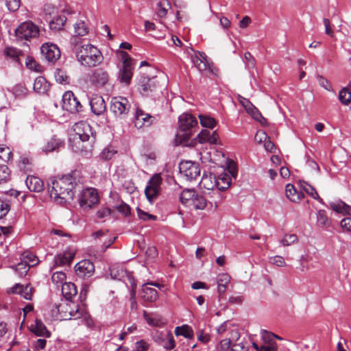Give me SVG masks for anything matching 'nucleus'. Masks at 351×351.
<instances>
[{
    "instance_id": "obj_1",
    "label": "nucleus",
    "mask_w": 351,
    "mask_h": 351,
    "mask_svg": "<svg viewBox=\"0 0 351 351\" xmlns=\"http://www.w3.org/2000/svg\"><path fill=\"white\" fill-rule=\"evenodd\" d=\"M74 173L63 176L58 179H50L48 191L51 198L60 204L73 199V189L77 184Z\"/></svg>"
},
{
    "instance_id": "obj_2",
    "label": "nucleus",
    "mask_w": 351,
    "mask_h": 351,
    "mask_svg": "<svg viewBox=\"0 0 351 351\" xmlns=\"http://www.w3.org/2000/svg\"><path fill=\"white\" fill-rule=\"evenodd\" d=\"M75 133L71 147L75 152H87L91 149L96 140V133L86 121H80L73 125Z\"/></svg>"
},
{
    "instance_id": "obj_3",
    "label": "nucleus",
    "mask_w": 351,
    "mask_h": 351,
    "mask_svg": "<svg viewBox=\"0 0 351 351\" xmlns=\"http://www.w3.org/2000/svg\"><path fill=\"white\" fill-rule=\"evenodd\" d=\"M51 311L52 317L60 320L77 319L84 314V310L72 300H62L60 303H54Z\"/></svg>"
},
{
    "instance_id": "obj_4",
    "label": "nucleus",
    "mask_w": 351,
    "mask_h": 351,
    "mask_svg": "<svg viewBox=\"0 0 351 351\" xmlns=\"http://www.w3.org/2000/svg\"><path fill=\"white\" fill-rule=\"evenodd\" d=\"M77 60L83 66L94 67L103 61V55L100 50L93 45H84L76 49Z\"/></svg>"
},
{
    "instance_id": "obj_5",
    "label": "nucleus",
    "mask_w": 351,
    "mask_h": 351,
    "mask_svg": "<svg viewBox=\"0 0 351 351\" xmlns=\"http://www.w3.org/2000/svg\"><path fill=\"white\" fill-rule=\"evenodd\" d=\"M179 131L176 137L186 141L192 134V129L197 125L196 119L189 113H183L179 117Z\"/></svg>"
},
{
    "instance_id": "obj_6",
    "label": "nucleus",
    "mask_w": 351,
    "mask_h": 351,
    "mask_svg": "<svg viewBox=\"0 0 351 351\" xmlns=\"http://www.w3.org/2000/svg\"><path fill=\"white\" fill-rule=\"evenodd\" d=\"M138 90L144 97L153 96L160 90V86L157 77H142L138 82Z\"/></svg>"
},
{
    "instance_id": "obj_7",
    "label": "nucleus",
    "mask_w": 351,
    "mask_h": 351,
    "mask_svg": "<svg viewBox=\"0 0 351 351\" xmlns=\"http://www.w3.org/2000/svg\"><path fill=\"white\" fill-rule=\"evenodd\" d=\"M40 29L33 22L28 21L21 23L15 30L16 36L20 40H29L39 36Z\"/></svg>"
},
{
    "instance_id": "obj_8",
    "label": "nucleus",
    "mask_w": 351,
    "mask_h": 351,
    "mask_svg": "<svg viewBox=\"0 0 351 351\" xmlns=\"http://www.w3.org/2000/svg\"><path fill=\"white\" fill-rule=\"evenodd\" d=\"M90 83L97 88L105 86L110 80L108 72L103 68H97L92 71L89 75Z\"/></svg>"
},
{
    "instance_id": "obj_9",
    "label": "nucleus",
    "mask_w": 351,
    "mask_h": 351,
    "mask_svg": "<svg viewBox=\"0 0 351 351\" xmlns=\"http://www.w3.org/2000/svg\"><path fill=\"white\" fill-rule=\"evenodd\" d=\"M162 178L159 174L154 175L149 180L145 190L146 197L152 202L158 196L160 191Z\"/></svg>"
},
{
    "instance_id": "obj_10",
    "label": "nucleus",
    "mask_w": 351,
    "mask_h": 351,
    "mask_svg": "<svg viewBox=\"0 0 351 351\" xmlns=\"http://www.w3.org/2000/svg\"><path fill=\"white\" fill-rule=\"evenodd\" d=\"M179 169L180 173L189 180H195L200 175L199 165L195 162H181L179 165Z\"/></svg>"
},
{
    "instance_id": "obj_11",
    "label": "nucleus",
    "mask_w": 351,
    "mask_h": 351,
    "mask_svg": "<svg viewBox=\"0 0 351 351\" xmlns=\"http://www.w3.org/2000/svg\"><path fill=\"white\" fill-rule=\"evenodd\" d=\"M120 53L121 58L123 60V66L122 70L120 71L119 78L121 82L129 85L133 75L132 59L125 51H121Z\"/></svg>"
},
{
    "instance_id": "obj_12",
    "label": "nucleus",
    "mask_w": 351,
    "mask_h": 351,
    "mask_svg": "<svg viewBox=\"0 0 351 351\" xmlns=\"http://www.w3.org/2000/svg\"><path fill=\"white\" fill-rule=\"evenodd\" d=\"M62 108L71 113L82 110V106L72 91H66L62 95Z\"/></svg>"
},
{
    "instance_id": "obj_13",
    "label": "nucleus",
    "mask_w": 351,
    "mask_h": 351,
    "mask_svg": "<svg viewBox=\"0 0 351 351\" xmlns=\"http://www.w3.org/2000/svg\"><path fill=\"white\" fill-rule=\"evenodd\" d=\"M99 202L96 190L86 189L82 191L79 198L80 206L84 209L90 208Z\"/></svg>"
},
{
    "instance_id": "obj_14",
    "label": "nucleus",
    "mask_w": 351,
    "mask_h": 351,
    "mask_svg": "<svg viewBox=\"0 0 351 351\" xmlns=\"http://www.w3.org/2000/svg\"><path fill=\"white\" fill-rule=\"evenodd\" d=\"M75 271L79 278L82 279L88 278L95 273V265L89 260H82L75 265Z\"/></svg>"
},
{
    "instance_id": "obj_15",
    "label": "nucleus",
    "mask_w": 351,
    "mask_h": 351,
    "mask_svg": "<svg viewBox=\"0 0 351 351\" xmlns=\"http://www.w3.org/2000/svg\"><path fill=\"white\" fill-rule=\"evenodd\" d=\"M130 104L125 97H113L110 102V110L116 115L120 116L128 112Z\"/></svg>"
},
{
    "instance_id": "obj_16",
    "label": "nucleus",
    "mask_w": 351,
    "mask_h": 351,
    "mask_svg": "<svg viewBox=\"0 0 351 351\" xmlns=\"http://www.w3.org/2000/svg\"><path fill=\"white\" fill-rule=\"evenodd\" d=\"M42 56L50 62H54L60 57V50L51 43H45L40 47Z\"/></svg>"
},
{
    "instance_id": "obj_17",
    "label": "nucleus",
    "mask_w": 351,
    "mask_h": 351,
    "mask_svg": "<svg viewBox=\"0 0 351 351\" xmlns=\"http://www.w3.org/2000/svg\"><path fill=\"white\" fill-rule=\"evenodd\" d=\"M34 291V288L30 284L24 286L17 283L10 289L9 293L20 294L25 300H32Z\"/></svg>"
},
{
    "instance_id": "obj_18",
    "label": "nucleus",
    "mask_w": 351,
    "mask_h": 351,
    "mask_svg": "<svg viewBox=\"0 0 351 351\" xmlns=\"http://www.w3.org/2000/svg\"><path fill=\"white\" fill-rule=\"evenodd\" d=\"M154 118L149 114L145 113L141 109L136 108L134 125L137 128L152 125Z\"/></svg>"
},
{
    "instance_id": "obj_19",
    "label": "nucleus",
    "mask_w": 351,
    "mask_h": 351,
    "mask_svg": "<svg viewBox=\"0 0 351 351\" xmlns=\"http://www.w3.org/2000/svg\"><path fill=\"white\" fill-rule=\"evenodd\" d=\"M92 112L96 115H100L106 110V102L104 98L99 95H93L90 100Z\"/></svg>"
},
{
    "instance_id": "obj_20",
    "label": "nucleus",
    "mask_w": 351,
    "mask_h": 351,
    "mask_svg": "<svg viewBox=\"0 0 351 351\" xmlns=\"http://www.w3.org/2000/svg\"><path fill=\"white\" fill-rule=\"evenodd\" d=\"M197 138L201 144L208 143L212 145H216L218 142L219 135L216 131L211 133L208 130H203L198 134Z\"/></svg>"
},
{
    "instance_id": "obj_21",
    "label": "nucleus",
    "mask_w": 351,
    "mask_h": 351,
    "mask_svg": "<svg viewBox=\"0 0 351 351\" xmlns=\"http://www.w3.org/2000/svg\"><path fill=\"white\" fill-rule=\"evenodd\" d=\"M148 285H149V283L144 284L143 285L140 293L141 298L144 302H154L158 298V291L155 289L149 287Z\"/></svg>"
},
{
    "instance_id": "obj_22",
    "label": "nucleus",
    "mask_w": 351,
    "mask_h": 351,
    "mask_svg": "<svg viewBox=\"0 0 351 351\" xmlns=\"http://www.w3.org/2000/svg\"><path fill=\"white\" fill-rule=\"evenodd\" d=\"M25 184L30 191L38 193L44 189L43 180L36 176H28L25 180Z\"/></svg>"
},
{
    "instance_id": "obj_23",
    "label": "nucleus",
    "mask_w": 351,
    "mask_h": 351,
    "mask_svg": "<svg viewBox=\"0 0 351 351\" xmlns=\"http://www.w3.org/2000/svg\"><path fill=\"white\" fill-rule=\"evenodd\" d=\"M285 193L287 197L293 202H299L304 197V193L301 191H298L291 184L286 185Z\"/></svg>"
},
{
    "instance_id": "obj_24",
    "label": "nucleus",
    "mask_w": 351,
    "mask_h": 351,
    "mask_svg": "<svg viewBox=\"0 0 351 351\" xmlns=\"http://www.w3.org/2000/svg\"><path fill=\"white\" fill-rule=\"evenodd\" d=\"M62 293L64 300H71L77 293L76 286L73 282H64L62 285Z\"/></svg>"
},
{
    "instance_id": "obj_25",
    "label": "nucleus",
    "mask_w": 351,
    "mask_h": 351,
    "mask_svg": "<svg viewBox=\"0 0 351 351\" xmlns=\"http://www.w3.org/2000/svg\"><path fill=\"white\" fill-rule=\"evenodd\" d=\"M199 56H195L193 58V62L197 69L200 72L210 70V65L206 60V56L204 53H199Z\"/></svg>"
},
{
    "instance_id": "obj_26",
    "label": "nucleus",
    "mask_w": 351,
    "mask_h": 351,
    "mask_svg": "<svg viewBox=\"0 0 351 351\" xmlns=\"http://www.w3.org/2000/svg\"><path fill=\"white\" fill-rule=\"evenodd\" d=\"M199 186L205 189L214 191L217 188L215 176L212 173L204 174L199 182Z\"/></svg>"
},
{
    "instance_id": "obj_27",
    "label": "nucleus",
    "mask_w": 351,
    "mask_h": 351,
    "mask_svg": "<svg viewBox=\"0 0 351 351\" xmlns=\"http://www.w3.org/2000/svg\"><path fill=\"white\" fill-rule=\"evenodd\" d=\"M216 186L219 191H224L230 186L231 178L228 173H223L218 177L215 176Z\"/></svg>"
},
{
    "instance_id": "obj_28",
    "label": "nucleus",
    "mask_w": 351,
    "mask_h": 351,
    "mask_svg": "<svg viewBox=\"0 0 351 351\" xmlns=\"http://www.w3.org/2000/svg\"><path fill=\"white\" fill-rule=\"evenodd\" d=\"M230 276L228 274H221L217 278V289L219 295H223L230 281Z\"/></svg>"
},
{
    "instance_id": "obj_29",
    "label": "nucleus",
    "mask_w": 351,
    "mask_h": 351,
    "mask_svg": "<svg viewBox=\"0 0 351 351\" xmlns=\"http://www.w3.org/2000/svg\"><path fill=\"white\" fill-rule=\"evenodd\" d=\"M239 102L245 108L247 113L250 114L253 118L261 117V112L247 99L240 97Z\"/></svg>"
},
{
    "instance_id": "obj_30",
    "label": "nucleus",
    "mask_w": 351,
    "mask_h": 351,
    "mask_svg": "<svg viewBox=\"0 0 351 351\" xmlns=\"http://www.w3.org/2000/svg\"><path fill=\"white\" fill-rule=\"evenodd\" d=\"M74 257V254L70 252L58 254L54 257V263L58 266L70 265Z\"/></svg>"
},
{
    "instance_id": "obj_31",
    "label": "nucleus",
    "mask_w": 351,
    "mask_h": 351,
    "mask_svg": "<svg viewBox=\"0 0 351 351\" xmlns=\"http://www.w3.org/2000/svg\"><path fill=\"white\" fill-rule=\"evenodd\" d=\"M240 337V334L237 330H234L232 332L231 338L230 339H224L221 340L219 343L220 349L222 351H230L231 347L233 344L232 341H237L239 340Z\"/></svg>"
},
{
    "instance_id": "obj_32",
    "label": "nucleus",
    "mask_w": 351,
    "mask_h": 351,
    "mask_svg": "<svg viewBox=\"0 0 351 351\" xmlns=\"http://www.w3.org/2000/svg\"><path fill=\"white\" fill-rule=\"evenodd\" d=\"M32 332L36 336H41L45 337H49L51 332L47 329L45 325L42 322L41 320L36 319L35 322V326L32 329Z\"/></svg>"
},
{
    "instance_id": "obj_33",
    "label": "nucleus",
    "mask_w": 351,
    "mask_h": 351,
    "mask_svg": "<svg viewBox=\"0 0 351 351\" xmlns=\"http://www.w3.org/2000/svg\"><path fill=\"white\" fill-rule=\"evenodd\" d=\"M33 88L35 92L39 94L45 93L48 88V84L44 77L39 76L34 80Z\"/></svg>"
},
{
    "instance_id": "obj_34",
    "label": "nucleus",
    "mask_w": 351,
    "mask_h": 351,
    "mask_svg": "<svg viewBox=\"0 0 351 351\" xmlns=\"http://www.w3.org/2000/svg\"><path fill=\"white\" fill-rule=\"evenodd\" d=\"M66 21V17L64 15H58L55 16L49 21V27L54 31H59L63 29Z\"/></svg>"
},
{
    "instance_id": "obj_35",
    "label": "nucleus",
    "mask_w": 351,
    "mask_h": 351,
    "mask_svg": "<svg viewBox=\"0 0 351 351\" xmlns=\"http://www.w3.org/2000/svg\"><path fill=\"white\" fill-rule=\"evenodd\" d=\"M300 187L308 195L311 196L313 199L318 200L320 203L324 204L323 199L319 197L315 189L304 181H300Z\"/></svg>"
},
{
    "instance_id": "obj_36",
    "label": "nucleus",
    "mask_w": 351,
    "mask_h": 351,
    "mask_svg": "<svg viewBox=\"0 0 351 351\" xmlns=\"http://www.w3.org/2000/svg\"><path fill=\"white\" fill-rule=\"evenodd\" d=\"M221 191L214 190L211 193H208L209 199L208 200V203L211 205V206L217 208L219 204L221 202L223 199V195L220 192Z\"/></svg>"
},
{
    "instance_id": "obj_37",
    "label": "nucleus",
    "mask_w": 351,
    "mask_h": 351,
    "mask_svg": "<svg viewBox=\"0 0 351 351\" xmlns=\"http://www.w3.org/2000/svg\"><path fill=\"white\" fill-rule=\"evenodd\" d=\"M175 335L176 336H183L187 339H191L193 336V331L191 326L184 324L182 326H177L175 328Z\"/></svg>"
},
{
    "instance_id": "obj_38",
    "label": "nucleus",
    "mask_w": 351,
    "mask_h": 351,
    "mask_svg": "<svg viewBox=\"0 0 351 351\" xmlns=\"http://www.w3.org/2000/svg\"><path fill=\"white\" fill-rule=\"evenodd\" d=\"M62 146V142L60 139L51 138L42 148L43 151L48 153L53 152Z\"/></svg>"
},
{
    "instance_id": "obj_39",
    "label": "nucleus",
    "mask_w": 351,
    "mask_h": 351,
    "mask_svg": "<svg viewBox=\"0 0 351 351\" xmlns=\"http://www.w3.org/2000/svg\"><path fill=\"white\" fill-rule=\"evenodd\" d=\"M331 208L337 213L351 215V206L347 205L343 202L332 203L330 204Z\"/></svg>"
},
{
    "instance_id": "obj_40",
    "label": "nucleus",
    "mask_w": 351,
    "mask_h": 351,
    "mask_svg": "<svg viewBox=\"0 0 351 351\" xmlns=\"http://www.w3.org/2000/svg\"><path fill=\"white\" fill-rule=\"evenodd\" d=\"M317 223L320 227H328L330 226V220L324 210H318L317 213Z\"/></svg>"
},
{
    "instance_id": "obj_41",
    "label": "nucleus",
    "mask_w": 351,
    "mask_h": 351,
    "mask_svg": "<svg viewBox=\"0 0 351 351\" xmlns=\"http://www.w3.org/2000/svg\"><path fill=\"white\" fill-rule=\"evenodd\" d=\"M195 191L191 189H185L180 195V199L183 204L187 205L189 202H192L195 197Z\"/></svg>"
},
{
    "instance_id": "obj_42",
    "label": "nucleus",
    "mask_w": 351,
    "mask_h": 351,
    "mask_svg": "<svg viewBox=\"0 0 351 351\" xmlns=\"http://www.w3.org/2000/svg\"><path fill=\"white\" fill-rule=\"evenodd\" d=\"M11 209V202L6 198H0V219L4 218Z\"/></svg>"
},
{
    "instance_id": "obj_43",
    "label": "nucleus",
    "mask_w": 351,
    "mask_h": 351,
    "mask_svg": "<svg viewBox=\"0 0 351 351\" xmlns=\"http://www.w3.org/2000/svg\"><path fill=\"white\" fill-rule=\"evenodd\" d=\"M208 200L202 195H195L192 204L195 209L203 210L207 205Z\"/></svg>"
},
{
    "instance_id": "obj_44",
    "label": "nucleus",
    "mask_w": 351,
    "mask_h": 351,
    "mask_svg": "<svg viewBox=\"0 0 351 351\" xmlns=\"http://www.w3.org/2000/svg\"><path fill=\"white\" fill-rule=\"evenodd\" d=\"M88 27L82 21H77L74 25V32L75 36H83L88 34Z\"/></svg>"
},
{
    "instance_id": "obj_45",
    "label": "nucleus",
    "mask_w": 351,
    "mask_h": 351,
    "mask_svg": "<svg viewBox=\"0 0 351 351\" xmlns=\"http://www.w3.org/2000/svg\"><path fill=\"white\" fill-rule=\"evenodd\" d=\"M199 118L200 124L204 128H213L217 123L214 118L208 115L199 114Z\"/></svg>"
},
{
    "instance_id": "obj_46",
    "label": "nucleus",
    "mask_w": 351,
    "mask_h": 351,
    "mask_svg": "<svg viewBox=\"0 0 351 351\" xmlns=\"http://www.w3.org/2000/svg\"><path fill=\"white\" fill-rule=\"evenodd\" d=\"M32 160L28 157H21L19 162V168L25 173L32 171Z\"/></svg>"
},
{
    "instance_id": "obj_47",
    "label": "nucleus",
    "mask_w": 351,
    "mask_h": 351,
    "mask_svg": "<svg viewBox=\"0 0 351 351\" xmlns=\"http://www.w3.org/2000/svg\"><path fill=\"white\" fill-rule=\"evenodd\" d=\"M12 156L10 147L0 145V159L4 162H8L12 158Z\"/></svg>"
},
{
    "instance_id": "obj_48",
    "label": "nucleus",
    "mask_w": 351,
    "mask_h": 351,
    "mask_svg": "<svg viewBox=\"0 0 351 351\" xmlns=\"http://www.w3.org/2000/svg\"><path fill=\"white\" fill-rule=\"evenodd\" d=\"M339 99L344 105L349 104L351 101V92L347 88H343L339 93Z\"/></svg>"
},
{
    "instance_id": "obj_49",
    "label": "nucleus",
    "mask_w": 351,
    "mask_h": 351,
    "mask_svg": "<svg viewBox=\"0 0 351 351\" xmlns=\"http://www.w3.org/2000/svg\"><path fill=\"white\" fill-rule=\"evenodd\" d=\"M4 53L6 56L10 57L13 60L16 62L19 61V56L21 55V51L12 47H8L4 51Z\"/></svg>"
},
{
    "instance_id": "obj_50",
    "label": "nucleus",
    "mask_w": 351,
    "mask_h": 351,
    "mask_svg": "<svg viewBox=\"0 0 351 351\" xmlns=\"http://www.w3.org/2000/svg\"><path fill=\"white\" fill-rule=\"evenodd\" d=\"M66 280V274L63 271H56L52 274L51 280L53 283L58 285L64 284Z\"/></svg>"
},
{
    "instance_id": "obj_51",
    "label": "nucleus",
    "mask_w": 351,
    "mask_h": 351,
    "mask_svg": "<svg viewBox=\"0 0 351 351\" xmlns=\"http://www.w3.org/2000/svg\"><path fill=\"white\" fill-rule=\"evenodd\" d=\"M29 269V265H27V262H21L15 267V271L18 273L20 277L25 276Z\"/></svg>"
},
{
    "instance_id": "obj_52",
    "label": "nucleus",
    "mask_w": 351,
    "mask_h": 351,
    "mask_svg": "<svg viewBox=\"0 0 351 351\" xmlns=\"http://www.w3.org/2000/svg\"><path fill=\"white\" fill-rule=\"evenodd\" d=\"M10 177V171L9 168L5 165H0V183L7 182Z\"/></svg>"
},
{
    "instance_id": "obj_53",
    "label": "nucleus",
    "mask_w": 351,
    "mask_h": 351,
    "mask_svg": "<svg viewBox=\"0 0 351 351\" xmlns=\"http://www.w3.org/2000/svg\"><path fill=\"white\" fill-rule=\"evenodd\" d=\"M298 241V237L295 234H285L280 241V243L284 246H289Z\"/></svg>"
},
{
    "instance_id": "obj_54",
    "label": "nucleus",
    "mask_w": 351,
    "mask_h": 351,
    "mask_svg": "<svg viewBox=\"0 0 351 351\" xmlns=\"http://www.w3.org/2000/svg\"><path fill=\"white\" fill-rule=\"evenodd\" d=\"M25 64L27 68L36 72H41L42 71V66L30 57L27 58Z\"/></svg>"
},
{
    "instance_id": "obj_55",
    "label": "nucleus",
    "mask_w": 351,
    "mask_h": 351,
    "mask_svg": "<svg viewBox=\"0 0 351 351\" xmlns=\"http://www.w3.org/2000/svg\"><path fill=\"white\" fill-rule=\"evenodd\" d=\"M55 78L56 82L60 84H64L68 82L69 77L66 73L61 69H56L55 72Z\"/></svg>"
},
{
    "instance_id": "obj_56",
    "label": "nucleus",
    "mask_w": 351,
    "mask_h": 351,
    "mask_svg": "<svg viewBox=\"0 0 351 351\" xmlns=\"http://www.w3.org/2000/svg\"><path fill=\"white\" fill-rule=\"evenodd\" d=\"M136 211H137L138 217H139V219H141L142 220L147 221V220H156L157 219V217L156 215L149 214V213L142 210L139 208H137Z\"/></svg>"
},
{
    "instance_id": "obj_57",
    "label": "nucleus",
    "mask_w": 351,
    "mask_h": 351,
    "mask_svg": "<svg viewBox=\"0 0 351 351\" xmlns=\"http://www.w3.org/2000/svg\"><path fill=\"white\" fill-rule=\"evenodd\" d=\"M116 153L113 149L110 147L104 148L100 154V157L106 160H110Z\"/></svg>"
},
{
    "instance_id": "obj_58",
    "label": "nucleus",
    "mask_w": 351,
    "mask_h": 351,
    "mask_svg": "<svg viewBox=\"0 0 351 351\" xmlns=\"http://www.w3.org/2000/svg\"><path fill=\"white\" fill-rule=\"evenodd\" d=\"M270 263L278 267H285L286 265L284 258L281 256H274L270 258Z\"/></svg>"
},
{
    "instance_id": "obj_59",
    "label": "nucleus",
    "mask_w": 351,
    "mask_h": 351,
    "mask_svg": "<svg viewBox=\"0 0 351 351\" xmlns=\"http://www.w3.org/2000/svg\"><path fill=\"white\" fill-rule=\"evenodd\" d=\"M319 84L327 90H332V86L330 82L322 75H317V77Z\"/></svg>"
},
{
    "instance_id": "obj_60",
    "label": "nucleus",
    "mask_w": 351,
    "mask_h": 351,
    "mask_svg": "<svg viewBox=\"0 0 351 351\" xmlns=\"http://www.w3.org/2000/svg\"><path fill=\"white\" fill-rule=\"evenodd\" d=\"M20 0H6L7 7L12 12L17 10L20 7Z\"/></svg>"
},
{
    "instance_id": "obj_61",
    "label": "nucleus",
    "mask_w": 351,
    "mask_h": 351,
    "mask_svg": "<svg viewBox=\"0 0 351 351\" xmlns=\"http://www.w3.org/2000/svg\"><path fill=\"white\" fill-rule=\"evenodd\" d=\"M117 210L124 216H128L130 214V207L124 202L117 206Z\"/></svg>"
},
{
    "instance_id": "obj_62",
    "label": "nucleus",
    "mask_w": 351,
    "mask_h": 351,
    "mask_svg": "<svg viewBox=\"0 0 351 351\" xmlns=\"http://www.w3.org/2000/svg\"><path fill=\"white\" fill-rule=\"evenodd\" d=\"M244 58L246 60V65L249 69H252L255 66V60L250 52H245Z\"/></svg>"
},
{
    "instance_id": "obj_63",
    "label": "nucleus",
    "mask_w": 351,
    "mask_h": 351,
    "mask_svg": "<svg viewBox=\"0 0 351 351\" xmlns=\"http://www.w3.org/2000/svg\"><path fill=\"white\" fill-rule=\"evenodd\" d=\"M149 345L144 340H141L135 343L136 351H147Z\"/></svg>"
},
{
    "instance_id": "obj_64",
    "label": "nucleus",
    "mask_w": 351,
    "mask_h": 351,
    "mask_svg": "<svg viewBox=\"0 0 351 351\" xmlns=\"http://www.w3.org/2000/svg\"><path fill=\"white\" fill-rule=\"evenodd\" d=\"M341 228L348 232H351V218L346 217L341 221Z\"/></svg>"
}]
</instances>
